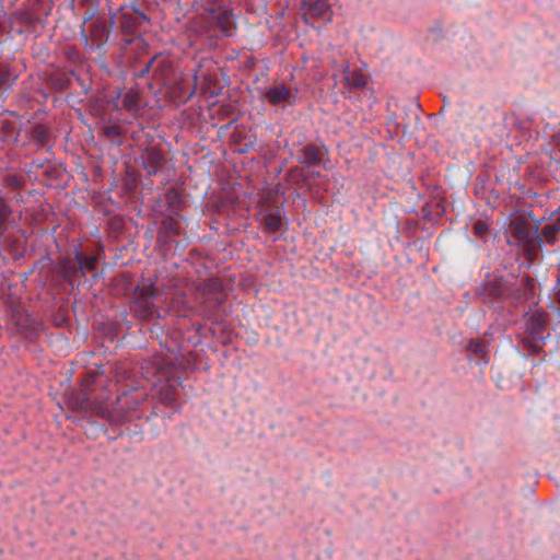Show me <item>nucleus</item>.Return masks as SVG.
Listing matches in <instances>:
<instances>
[{"mask_svg": "<svg viewBox=\"0 0 560 560\" xmlns=\"http://www.w3.org/2000/svg\"><path fill=\"white\" fill-rule=\"evenodd\" d=\"M90 385L94 397L96 396L98 400L103 401L104 404H115L117 408H121L124 410V415L126 413L127 408H125L122 404L128 399L127 393L117 396L115 400H113L110 398L112 389H108L101 380H93Z\"/></svg>", "mask_w": 560, "mask_h": 560, "instance_id": "obj_11", "label": "nucleus"}, {"mask_svg": "<svg viewBox=\"0 0 560 560\" xmlns=\"http://www.w3.org/2000/svg\"><path fill=\"white\" fill-rule=\"evenodd\" d=\"M121 106L133 116H138L144 107L140 93L137 90H129L121 95Z\"/></svg>", "mask_w": 560, "mask_h": 560, "instance_id": "obj_18", "label": "nucleus"}, {"mask_svg": "<svg viewBox=\"0 0 560 560\" xmlns=\"http://www.w3.org/2000/svg\"><path fill=\"white\" fill-rule=\"evenodd\" d=\"M326 153L325 147L307 144L301 150L298 161L302 164L318 165L324 160Z\"/></svg>", "mask_w": 560, "mask_h": 560, "instance_id": "obj_16", "label": "nucleus"}, {"mask_svg": "<svg viewBox=\"0 0 560 560\" xmlns=\"http://www.w3.org/2000/svg\"><path fill=\"white\" fill-rule=\"evenodd\" d=\"M165 201L171 210L177 211L182 205V197L176 188H170L165 194Z\"/></svg>", "mask_w": 560, "mask_h": 560, "instance_id": "obj_26", "label": "nucleus"}, {"mask_svg": "<svg viewBox=\"0 0 560 560\" xmlns=\"http://www.w3.org/2000/svg\"><path fill=\"white\" fill-rule=\"evenodd\" d=\"M261 223L264 224L265 229L268 232L275 233L280 230L281 224H282V219H281L279 211H275V212L267 213L264 217Z\"/></svg>", "mask_w": 560, "mask_h": 560, "instance_id": "obj_23", "label": "nucleus"}, {"mask_svg": "<svg viewBox=\"0 0 560 560\" xmlns=\"http://www.w3.org/2000/svg\"><path fill=\"white\" fill-rule=\"evenodd\" d=\"M196 3L211 15L225 8L223 5V0H196Z\"/></svg>", "mask_w": 560, "mask_h": 560, "instance_id": "obj_27", "label": "nucleus"}, {"mask_svg": "<svg viewBox=\"0 0 560 560\" xmlns=\"http://www.w3.org/2000/svg\"><path fill=\"white\" fill-rule=\"evenodd\" d=\"M467 349L480 359L485 360L487 355L486 343L482 340H471Z\"/></svg>", "mask_w": 560, "mask_h": 560, "instance_id": "obj_30", "label": "nucleus"}, {"mask_svg": "<svg viewBox=\"0 0 560 560\" xmlns=\"http://www.w3.org/2000/svg\"><path fill=\"white\" fill-rule=\"evenodd\" d=\"M548 314L535 310L528 314L522 343L529 354L539 353L547 336Z\"/></svg>", "mask_w": 560, "mask_h": 560, "instance_id": "obj_5", "label": "nucleus"}, {"mask_svg": "<svg viewBox=\"0 0 560 560\" xmlns=\"http://www.w3.org/2000/svg\"><path fill=\"white\" fill-rule=\"evenodd\" d=\"M148 21L147 15L137 9L124 10L117 16V22L125 32L131 33L137 26Z\"/></svg>", "mask_w": 560, "mask_h": 560, "instance_id": "obj_12", "label": "nucleus"}, {"mask_svg": "<svg viewBox=\"0 0 560 560\" xmlns=\"http://www.w3.org/2000/svg\"><path fill=\"white\" fill-rule=\"evenodd\" d=\"M24 320H25V323H22V320L18 322V325L21 327V329H26L30 326L28 325L30 319L27 316L24 318Z\"/></svg>", "mask_w": 560, "mask_h": 560, "instance_id": "obj_38", "label": "nucleus"}, {"mask_svg": "<svg viewBox=\"0 0 560 560\" xmlns=\"http://www.w3.org/2000/svg\"><path fill=\"white\" fill-rule=\"evenodd\" d=\"M509 290V282L502 278L493 279L481 287L480 295L483 302L493 303L505 299Z\"/></svg>", "mask_w": 560, "mask_h": 560, "instance_id": "obj_10", "label": "nucleus"}, {"mask_svg": "<svg viewBox=\"0 0 560 560\" xmlns=\"http://www.w3.org/2000/svg\"><path fill=\"white\" fill-rule=\"evenodd\" d=\"M195 91H196V90H195V88H194L190 92L186 93L184 97H185L186 100L190 98V97L195 94Z\"/></svg>", "mask_w": 560, "mask_h": 560, "instance_id": "obj_40", "label": "nucleus"}, {"mask_svg": "<svg viewBox=\"0 0 560 560\" xmlns=\"http://www.w3.org/2000/svg\"><path fill=\"white\" fill-rule=\"evenodd\" d=\"M539 235L542 243L546 242L549 245H553L560 236V221L546 224Z\"/></svg>", "mask_w": 560, "mask_h": 560, "instance_id": "obj_22", "label": "nucleus"}, {"mask_svg": "<svg viewBox=\"0 0 560 560\" xmlns=\"http://www.w3.org/2000/svg\"><path fill=\"white\" fill-rule=\"evenodd\" d=\"M3 184L5 187L11 189H21L24 185V180L21 176L14 174H8L3 178Z\"/></svg>", "mask_w": 560, "mask_h": 560, "instance_id": "obj_31", "label": "nucleus"}, {"mask_svg": "<svg viewBox=\"0 0 560 560\" xmlns=\"http://www.w3.org/2000/svg\"><path fill=\"white\" fill-rule=\"evenodd\" d=\"M163 228L171 232L172 234H179L180 233V223L178 220V213L175 212L174 214L170 215L163 221Z\"/></svg>", "mask_w": 560, "mask_h": 560, "instance_id": "obj_28", "label": "nucleus"}, {"mask_svg": "<svg viewBox=\"0 0 560 560\" xmlns=\"http://www.w3.org/2000/svg\"><path fill=\"white\" fill-rule=\"evenodd\" d=\"M145 369L147 374L152 371L151 383L155 387L160 400L174 407L179 395L180 381L175 375L173 368L170 366L168 362L158 358L149 363Z\"/></svg>", "mask_w": 560, "mask_h": 560, "instance_id": "obj_1", "label": "nucleus"}, {"mask_svg": "<svg viewBox=\"0 0 560 560\" xmlns=\"http://www.w3.org/2000/svg\"><path fill=\"white\" fill-rule=\"evenodd\" d=\"M103 135L114 141L122 135V131L120 126L110 125L103 128Z\"/></svg>", "mask_w": 560, "mask_h": 560, "instance_id": "obj_32", "label": "nucleus"}, {"mask_svg": "<svg viewBox=\"0 0 560 560\" xmlns=\"http://www.w3.org/2000/svg\"><path fill=\"white\" fill-rule=\"evenodd\" d=\"M12 214L13 209L10 203L0 197V241L10 225Z\"/></svg>", "mask_w": 560, "mask_h": 560, "instance_id": "obj_21", "label": "nucleus"}, {"mask_svg": "<svg viewBox=\"0 0 560 560\" xmlns=\"http://www.w3.org/2000/svg\"><path fill=\"white\" fill-rule=\"evenodd\" d=\"M0 121H3V119H0ZM3 129H5L8 131V138H9L8 141L16 140V135L13 130V126L11 125V122H9V120H4Z\"/></svg>", "mask_w": 560, "mask_h": 560, "instance_id": "obj_34", "label": "nucleus"}, {"mask_svg": "<svg viewBox=\"0 0 560 560\" xmlns=\"http://www.w3.org/2000/svg\"><path fill=\"white\" fill-rule=\"evenodd\" d=\"M127 374H128L127 370H125V369H122V368H117V369L115 370V375H114V376H115V380H116V383H120V382H122V380H124L125 377H127Z\"/></svg>", "mask_w": 560, "mask_h": 560, "instance_id": "obj_35", "label": "nucleus"}, {"mask_svg": "<svg viewBox=\"0 0 560 560\" xmlns=\"http://www.w3.org/2000/svg\"><path fill=\"white\" fill-rule=\"evenodd\" d=\"M301 10L303 20L307 24L317 20L330 21L331 19L330 5L327 0H302Z\"/></svg>", "mask_w": 560, "mask_h": 560, "instance_id": "obj_9", "label": "nucleus"}, {"mask_svg": "<svg viewBox=\"0 0 560 560\" xmlns=\"http://www.w3.org/2000/svg\"><path fill=\"white\" fill-rule=\"evenodd\" d=\"M174 71L173 60L163 54L155 55L140 72V77L151 72L152 77L162 84H168Z\"/></svg>", "mask_w": 560, "mask_h": 560, "instance_id": "obj_8", "label": "nucleus"}, {"mask_svg": "<svg viewBox=\"0 0 560 560\" xmlns=\"http://www.w3.org/2000/svg\"><path fill=\"white\" fill-rule=\"evenodd\" d=\"M265 98L272 105L281 103L292 104L295 100V95L285 85H277L267 90Z\"/></svg>", "mask_w": 560, "mask_h": 560, "instance_id": "obj_17", "label": "nucleus"}, {"mask_svg": "<svg viewBox=\"0 0 560 560\" xmlns=\"http://www.w3.org/2000/svg\"><path fill=\"white\" fill-rule=\"evenodd\" d=\"M26 136L31 142H34L38 148H44L49 144L51 139L50 128L45 124H33L26 129Z\"/></svg>", "mask_w": 560, "mask_h": 560, "instance_id": "obj_15", "label": "nucleus"}, {"mask_svg": "<svg viewBox=\"0 0 560 560\" xmlns=\"http://www.w3.org/2000/svg\"><path fill=\"white\" fill-rule=\"evenodd\" d=\"M552 143L557 145L560 150V127L558 130L552 135Z\"/></svg>", "mask_w": 560, "mask_h": 560, "instance_id": "obj_36", "label": "nucleus"}, {"mask_svg": "<svg viewBox=\"0 0 560 560\" xmlns=\"http://www.w3.org/2000/svg\"><path fill=\"white\" fill-rule=\"evenodd\" d=\"M98 258L84 255L80 250L74 252L73 257H63L59 261V275L70 285H75L80 278L96 269Z\"/></svg>", "mask_w": 560, "mask_h": 560, "instance_id": "obj_4", "label": "nucleus"}, {"mask_svg": "<svg viewBox=\"0 0 560 560\" xmlns=\"http://www.w3.org/2000/svg\"><path fill=\"white\" fill-rule=\"evenodd\" d=\"M69 407L78 412H90L103 417L112 422L118 421L124 417V410L117 408L115 404H104L93 396L90 383H85L80 390L73 392L68 398Z\"/></svg>", "mask_w": 560, "mask_h": 560, "instance_id": "obj_2", "label": "nucleus"}, {"mask_svg": "<svg viewBox=\"0 0 560 560\" xmlns=\"http://www.w3.org/2000/svg\"><path fill=\"white\" fill-rule=\"evenodd\" d=\"M525 295V290L522 288L512 287L509 284V290L506 292L505 299L510 300L513 305L520 303Z\"/></svg>", "mask_w": 560, "mask_h": 560, "instance_id": "obj_29", "label": "nucleus"}, {"mask_svg": "<svg viewBox=\"0 0 560 560\" xmlns=\"http://www.w3.org/2000/svg\"><path fill=\"white\" fill-rule=\"evenodd\" d=\"M90 28V37L97 46H102L108 39L109 28L105 19L96 18L91 22Z\"/></svg>", "mask_w": 560, "mask_h": 560, "instance_id": "obj_20", "label": "nucleus"}, {"mask_svg": "<svg viewBox=\"0 0 560 560\" xmlns=\"http://www.w3.org/2000/svg\"><path fill=\"white\" fill-rule=\"evenodd\" d=\"M223 285L218 278H209L198 285L200 304L207 318L220 322L222 314L220 307L224 303Z\"/></svg>", "mask_w": 560, "mask_h": 560, "instance_id": "obj_6", "label": "nucleus"}, {"mask_svg": "<svg viewBox=\"0 0 560 560\" xmlns=\"http://www.w3.org/2000/svg\"><path fill=\"white\" fill-rule=\"evenodd\" d=\"M212 22L224 36H232L236 27L234 15L231 10L224 8L211 15Z\"/></svg>", "mask_w": 560, "mask_h": 560, "instance_id": "obj_13", "label": "nucleus"}, {"mask_svg": "<svg viewBox=\"0 0 560 560\" xmlns=\"http://www.w3.org/2000/svg\"><path fill=\"white\" fill-rule=\"evenodd\" d=\"M555 301L560 305V288H557L555 291Z\"/></svg>", "mask_w": 560, "mask_h": 560, "instance_id": "obj_39", "label": "nucleus"}, {"mask_svg": "<svg viewBox=\"0 0 560 560\" xmlns=\"http://www.w3.org/2000/svg\"><path fill=\"white\" fill-rule=\"evenodd\" d=\"M312 176L313 177H320V173L319 172H314V173H312Z\"/></svg>", "mask_w": 560, "mask_h": 560, "instance_id": "obj_41", "label": "nucleus"}, {"mask_svg": "<svg viewBox=\"0 0 560 560\" xmlns=\"http://www.w3.org/2000/svg\"><path fill=\"white\" fill-rule=\"evenodd\" d=\"M509 230L517 244L522 245L528 255H536L542 245V240L536 229L522 217L511 220Z\"/></svg>", "mask_w": 560, "mask_h": 560, "instance_id": "obj_7", "label": "nucleus"}, {"mask_svg": "<svg viewBox=\"0 0 560 560\" xmlns=\"http://www.w3.org/2000/svg\"><path fill=\"white\" fill-rule=\"evenodd\" d=\"M161 295L155 283L150 279H142L133 291L130 312L141 320H150L158 315L156 299Z\"/></svg>", "mask_w": 560, "mask_h": 560, "instance_id": "obj_3", "label": "nucleus"}, {"mask_svg": "<svg viewBox=\"0 0 560 560\" xmlns=\"http://www.w3.org/2000/svg\"><path fill=\"white\" fill-rule=\"evenodd\" d=\"M474 234L480 238L486 237L489 232V223L487 221L479 220L474 223Z\"/></svg>", "mask_w": 560, "mask_h": 560, "instance_id": "obj_33", "label": "nucleus"}, {"mask_svg": "<svg viewBox=\"0 0 560 560\" xmlns=\"http://www.w3.org/2000/svg\"><path fill=\"white\" fill-rule=\"evenodd\" d=\"M16 78L9 67L0 65V91L9 89Z\"/></svg>", "mask_w": 560, "mask_h": 560, "instance_id": "obj_24", "label": "nucleus"}, {"mask_svg": "<svg viewBox=\"0 0 560 560\" xmlns=\"http://www.w3.org/2000/svg\"><path fill=\"white\" fill-rule=\"evenodd\" d=\"M200 75H203V74L201 73V65H199V66H198V69L196 70V72H195V74H194V80H195V83H196V84H197L198 79H199V77H200Z\"/></svg>", "mask_w": 560, "mask_h": 560, "instance_id": "obj_37", "label": "nucleus"}, {"mask_svg": "<svg viewBox=\"0 0 560 560\" xmlns=\"http://www.w3.org/2000/svg\"><path fill=\"white\" fill-rule=\"evenodd\" d=\"M143 168L149 175H155L164 163L163 154L155 148H149L140 156Z\"/></svg>", "mask_w": 560, "mask_h": 560, "instance_id": "obj_14", "label": "nucleus"}, {"mask_svg": "<svg viewBox=\"0 0 560 560\" xmlns=\"http://www.w3.org/2000/svg\"><path fill=\"white\" fill-rule=\"evenodd\" d=\"M285 177L291 184H301V183H305L307 180V175H306L304 168L300 167V166L291 167L287 172Z\"/></svg>", "mask_w": 560, "mask_h": 560, "instance_id": "obj_25", "label": "nucleus"}, {"mask_svg": "<svg viewBox=\"0 0 560 560\" xmlns=\"http://www.w3.org/2000/svg\"><path fill=\"white\" fill-rule=\"evenodd\" d=\"M343 81L347 86L351 90L363 89L366 85V75L359 69H351L349 65H345L343 69Z\"/></svg>", "mask_w": 560, "mask_h": 560, "instance_id": "obj_19", "label": "nucleus"}]
</instances>
